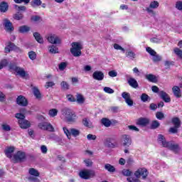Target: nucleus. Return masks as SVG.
I'll use <instances>...</instances> for the list:
<instances>
[{"instance_id": "aec40b11", "label": "nucleus", "mask_w": 182, "mask_h": 182, "mask_svg": "<svg viewBox=\"0 0 182 182\" xmlns=\"http://www.w3.org/2000/svg\"><path fill=\"white\" fill-rule=\"evenodd\" d=\"M48 52L51 55H56V53H59V48L55 45H50L48 47Z\"/></svg>"}, {"instance_id": "5701e85b", "label": "nucleus", "mask_w": 182, "mask_h": 182, "mask_svg": "<svg viewBox=\"0 0 182 182\" xmlns=\"http://www.w3.org/2000/svg\"><path fill=\"white\" fill-rule=\"evenodd\" d=\"M15 151V147L14 146H9L7 147L5 150V154L6 157L9 159H12V153Z\"/></svg>"}, {"instance_id": "a19ab883", "label": "nucleus", "mask_w": 182, "mask_h": 182, "mask_svg": "<svg viewBox=\"0 0 182 182\" xmlns=\"http://www.w3.org/2000/svg\"><path fill=\"white\" fill-rule=\"evenodd\" d=\"M14 18L16 19V21H21V19H23V14L17 12L14 15Z\"/></svg>"}, {"instance_id": "4468645a", "label": "nucleus", "mask_w": 182, "mask_h": 182, "mask_svg": "<svg viewBox=\"0 0 182 182\" xmlns=\"http://www.w3.org/2000/svg\"><path fill=\"white\" fill-rule=\"evenodd\" d=\"M159 95L165 103H170L171 102V98H170V96L166 92L160 91Z\"/></svg>"}, {"instance_id": "2eb2a0df", "label": "nucleus", "mask_w": 182, "mask_h": 182, "mask_svg": "<svg viewBox=\"0 0 182 182\" xmlns=\"http://www.w3.org/2000/svg\"><path fill=\"white\" fill-rule=\"evenodd\" d=\"M16 103L17 105H19V106H28V100L22 95H20L16 99Z\"/></svg>"}, {"instance_id": "6e6552de", "label": "nucleus", "mask_w": 182, "mask_h": 182, "mask_svg": "<svg viewBox=\"0 0 182 182\" xmlns=\"http://www.w3.org/2000/svg\"><path fill=\"white\" fill-rule=\"evenodd\" d=\"M47 40L50 43H52V45H60L62 42L60 38L55 34H49L47 36Z\"/></svg>"}, {"instance_id": "c756f323", "label": "nucleus", "mask_w": 182, "mask_h": 182, "mask_svg": "<svg viewBox=\"0 0 182 182\" xmlns=\"http://www.w3.org/2000/svg\"><path fill=\"white\" fill-rule=\"evenodd\" d=\"M70 136H73V137H77L80 134V130L75 128L70 129Z\"/></svg>"}, {"instance_id": "864d4df0", "label": "nucleus", "mask_w": 182, "mask_h": 182, "mask_svg": "<svg viewBox=\"0 0 182 182\" xmlns=\"http://www.w3.org/2000/svg\"><path fill=\"white\" fill-rule=\"evenodd\" d=\"M84 163L85 164L86 167H92V166H93L92 159H85Z\"/></svg>"}, {"instance_id": "c03bdc74", "label": "nucleus", "mask_w": 182, "mask_h": 182, "mask_svg": "<svg viewBox=\"0 0 182 182\" xmlns=\"http://www.w3.org/2000/svg\"><path fill=\"white\" fill-rule=\"evenodd\" d=\"M173 52L177 56H178V58H181V59H182V50H180V48H175L173 49Z\"/></svg>"}, {"instance_id": "dca6fc26", "label": "nucleus", "mask_w": 182, "mask_h": 182, "mask_svg": "<svg viewBox=\"0 0 182 182\" xmlns=\"http://www.w3.org/2000/svg\"><path fill=\"white\" fill-rule=\"evenodd\" d=\"M3 25L5 27V29L6 31H7V32H12V31H14V26H12V23H11V21L9 19L5 18L4 20Z\"/></svg>"}, {"instance_id": "f257e3e1", "label": "nucleus", "mask_w": 182, "mask_h": 182, "mask_svg": "<svg viewBox=\"0 0 182 182\" xmlns=\"http://www.w3.org/2000/svg\"><path fill=\"white\" fill-rule=\"evenodd\" d=\"M62 114L65 117L68 123H76L77 120V116L72 109L69 108H63L62 109Z\"/></svg>"}, {"instance_id": "ea45409f", "label": "nucleus", "mask_w": 182, "mask_h": 182, "mask_svg": "<svg viewBox=\"0 0 182 182\" xmlns=\"http://www.w3.org/2000/svg\"><path fill=\"white\" fill-rule=\"evenodd\" d=\"M122 174H123V176H124L125 177H130V176L133 174V172H132V171L129 169H123L122 171Z\"/></svg>"}, {"instance_id": "412c9836", "label": "nucleus", "mask_w": 182, "mask_h": 182, "mask_svg": "<svg viewBox=\"0 0 182 182\" xmlns=\"http://www.w3.org/2000/svg\"><path fill=\"white\" fill-rule=\"evenodd\" d=\"M18 49V47L15 46V44L9 42L7 45V46L5 47V53H9L11 50H16Z\"/></svg>"}, {"instance_id": "c9c22d12", "label": "nucleus", "mask_w": 182, "mask_h": 182, "mask_svg": "<svg viewBox=\"0 0 182 182\" xmlns=\"http://www.w3.org/2000/svg\"><path fill=\"white\" fill-rule=\"evenodd\" d=\"M29 31H31V28L28 26H22L19 27V32H21V33H25L29 32Z\"/></svg>"}, {"instance_id": "6e6d98bb", "label": "nucleus", "mask_w": 182, "mask_h": 182, "mask_svg": "<svg viewBox=\"0 0 182 182\" xmlns=\"http://www.w3.org/2000/svg\"><path fill=\"white\" fill-rule=\"evenodd\" d=\"M104 92H105V93H109V95L114 93V90L109 87H105Z\"/></svg>"}, {"instance_id": "a211bd4d", "label": "nucleus", "mask_w": 182, "mask_h": 182, "mask_svg": "<svg viewBox=\"0 0 182 182\" xmlns=\"http://www.w3.org/2000/svg\"><path fill=\"white\" fill-rule=\"evenodd\" d=\"M25 157H26V155L24 152H22L21 151H18L14 156V159L16 161H22V160H24Z\"/></svg>"}, {"instance_id": "680f3d73", "label": "nucleus", "mask_w": 182, "mask_h": 182, "mask_svg": "<svg viewBox=\"0 0 182 182\" xmlns=\"http://www.w3.org/2000/svg\"><path fill=\"white\" fill-rule=\"evenodd\" d=\"M63 132L67 136L68 139H70V129H68L66 127H63Z\"/></svg>"}, {"instance_id": "09e8293b", "label": "nucleus", "mask_w": 182, "mask_h": 182, "mask_svg": "<svg viewBox=\"0 0 182 182\" xmlns=\"http://www.w3.org/2000/svg\"><path fill=\"white\" fill-rule=\"evenodd\" d=\"M28 58L31 60H35V59H36V53H35V51L28 52Z\"/></svg>"}, {"instance_id": "9b49d317", "label": "nucleus", "mask_w": 182, "mask_h": 182, "mask_svg": "<svg viewBox=\"0 0 182 182\" xmlns=\"http://www.w3.org/2000/svg\"><path fill=\"white\" fill-rule=\"evenodd\" d=\"M122 97L125 100V103H127V106L132 107L134 105L133 100H132V97L130 96V93L127 92H124L122 93Z\"/></svg>"}, {"instance_id": "de8ad7c7", "label": "nucleus", "mask_w": 182, "mask_h": 182, "mask_svg": "<svg viewBox=\"0 0 182 182\" xmlns=\"http://www.w3.org/2000/svg\"><path fill=\"white\" fill-rule=\"evenodd\" d=\"M60 86L63 90H69V84L67 82L63 81Z\"/></svg>"}, {"instance_id": "4d7b16f0", "label": "nucleus", "mask_w": 182, "mask_h": 182, "mask_svg": "<svg viewBox=\"0 0 182 182\" xmlns=\"http://www.w3.org/2000/svg\"><path fill=\"white\" fill-rule=\"evenodd\" d=\"M66 66H68V64L65 62H62L59 64L58 68L60 70H65V69H66Z\"/></svg>"}, {"instance_id": "20e7f679", "label": "nucleus", "mask_w": 182, "mask_h": 182, "mask_svg": "<svg viewBox=\"0 0 182 182\" xmlns=\"http://www.w3.org/2000/svg\"><path fill=\"white\" fill-rule=\"evenodd\" d=\"M79 176L81 178H83L84 180H89V178H92L96 176L95 171L89 170V169H85L79 173Z\"/></svg>"}, {"instance_id": "774afa93", "label": "nucleus", "mask_w": 182, "mask_h": 182, "mask_svg": "<svg viewBox=\"0 0 182 182\" xmlns=\"http://www.w3.org/2000/svg\"><path fill=\"white\" fill-rule=\"evenodd\" d=\"M41 151L43 154H46V153H48V147H46L45 145H42L41 146Z\"/></svg>"}, {"instance_id": "e433bc0d", "label": "nucleus", "mask_w": 182, "mask_h": 182, "mask_svg": "<svg viewBox=\"0 0 182 182\" xmlns=\"http://www.w3.org/2000/svg\"><path fill=\"white\" fill-rule=\"evenodd\" d=\"M159 127H160V122L157 120L152 121L151 124V129H159Z\"/></svg>"}, {"instance_id": "f8f14e48", "label": "nucleus", "mask_w": 182, "mask_h": 182, "mask_svg": "<svg viewBox=\"0 0 182 182\" xmlns=\"http://www.w3.org/2000/svg\"><path fill=\"white\" fill-rule=\"evenodd\" d=\"M149 123H150V119L144 117H141L136 122V124H137V126H141V127H146Z\"/></svg>"}, {"instance_id": "69168bd1", "label": "nucleus", "mask_w": 182, "mask_h": 182, "mask_svg": "<svg viewBox=\"0 0 182 182\" xmlns=\"http://www.w3.org/2000/svg\"><path fill=\"white\" fill-rule=\"evenodd\" d=\"M128 129L129 130H132V132H139V128H137L136 126L134 125H129L128 126Z\"/></svg>"}, {"instance_id": "0e129e2a", "label": "nucleus", "mask_w": 182, "mask_h": 182, "mask_svg": "<svg viewBox=\"0 0 182 182\" xmlns=\"http://www.w3.org/2000/svg\"><path fill=\"white\" fill-rule=\"evenodd\" d=\"M108 75L110 77H116L117 76V72L116 70H111L108 73Z\"/></svg>"}, {"instance_id": "e2e57ef3", "label": "nucleus", "mask_w": 182, "mask_h": 182, "mask_svg": "<svg viewBox=\"0 0 182 182\" xmlns=\"http://www.w3.org/2000/svg\"><path fill=\"white\" fill-rule=\"evenodd\" d=\"M176 8L178 11H182V1H178L176 2Z\"/></svg>"}, {"instance_id": "a18cd8bd", "label": "nucleus", "mask_w": 182, "mask_h": 182, "mask_svg": "<svg viewBox=\"0 0 182 182\" xmlns=\"http://www.w3.org/2000/svg\"><path fill=\"white\" fill-rule=\"evenodd\" d=\"M42 5V1L41 0H33L31 2V6L35 8V6H41Z\"/></svg>"}, {"instance_id": "603ef678", "label": "nucleus", "mask_w": 182, "mask_h": 182, "mask_svg": "<svg viewBox=\"0 0 182 182\" xmlns=\"http://www.w3.org/2000/svg\"><path fill=\"white\" fill-rule=\"evenodd\" d=\"M139 178L137 177H129L127 178V181L128 182H141Z\"/></svg>"}, {"instance_id": "8fccbe9b", "label": "nucleus", "mask_w": 182, "mask_h": 182, "mask_svg": "<svg viewBox=\"0 0 182 182\" xmlns=\"http://www.w3.org/2000/svg\"><path fill=\"white\" fill-rule=\"evenodd\" d=\"M146 50L148 53H149V55H151V56H154V55H156L157 53V52H156V50H153L150 47H147L146 48Z\"/></svg>"}, {"instance_id": "393cba45", "label": "nucleus", "mask_w": 182, "mask_h": 182, "mask_svg": "<svg viewBox=\"0 0 182 182\" xmlns=\"http://www.w3.org/2000/svg\"><path fill=\"white\" fill-rule=\"evenodd\" d=\"M145 79L149 80V82H151L152 83H156V82H157V77L153 74H148L145 75Z\"/></svg>"}, {"instance_id": "473e14b6", "label": "nucleus", "mask_w": 182, "mask_h": 182, "mask_svg": "<svg viewBox=\"0 0 182 182\" xmlns=\"http://www.w3.org/2000/svg\"><path fill=\"white\" fill-rule=\"evenodd\" d=\"M77 97V103H79V105H83V103H85V97H83V95H80V94H77L76 95Z\"/></svg>"}, {"instance_id": "c85d7f7f", "label": "nucleus", "mask_w": 182, "mask_h": 182, "mask_svg": "<svg viewBox=\"0 0 182 182\" xmlns=\"http://www.w3.org/2000/svg\"><path fill=\"white\" fill-rule=\"evenodd\" d=\"M105 168L107 171H109V173H114V171H116V168L110 164H106L105 165Z\"/></svg>"}, {"instance_id": "72a5a7b5", "label": "nucleus", "mask_w": 182, "mask_h": 182, "mask_svg": "<svg viewBox=\"0 0 182 182\" xmlns=\"http://www.w3.org/2000/svg\"><path fill=\"white\" fill-rule=\"evenodd\" d=\"M152 60L154 63H157V62H161L163 60V57L156 53V55H153Z\"/></svg>"}, {"instance_id": "2f4dec72", "label": "nucleus", "mask_w": 182, "mask_h": 182, "mask_svg": "<svg viewBox=\"0 0 182 182\" xmlns=\"http://www.w3.org/2000/svg\"><path fill=\"white\" fill-rule=\"evenodd\" d=\"M101 122L105 127H110L112 125V122L107 118H102Z\"/></svg>"}, {"instance_id": "f704fd0d", "label": "nucleus", "mask_w": 182, "mask_h": 182, "mask_svg": "<svg viewBox=\"0 0 182 182\" xmlns=\"http://www.w3.org/2000/svg\"><path fill=\"white\" fill-rule=\"evenodd\" d=\"M59 111L57 109H51L48 111V115L50 117H55V116H58V113Z\"/></svg>"}, {"instance_id": "4c0bfd02", "label": "nucleus", "mask_w": 182, "mask_h": 182, "mask_svg": "<svg viewBox=\"0 0 182 182\" xmlns=\"http://www.w3.org/2000/svg\"><path fill=\"white\" fill-rule=\"evenodd\" d=\"M82 124H84L85 127H89V128L92 127V122H90V120L86 118H84L82 119Z\"/></svg>"}, {"instance_id": "58836bf2", "label": "nucleus", "mask_w": 182, "mask_h": 182, "mask_svg": "<svg viewBox=\"0 0 182 182\" xmlns=\"http://www.w3.org/2000/svg\"><path fill=\"white\" fill-rule=\"evenodd\" d=\"M127 58H129L132 60L136 58V53H134L133 51H128L126 53Z\"/></svg>"}, {"instance_id": "ddd939ff", "label": "nucleus", "mask_w": 182, "mask_h": 182, "mask_svg": "<svg viewBox=\"0 0 182 182\" xmlns=\"http://www.w3.org/2000/svg\"><path fill=\"white\" fill-rule=\"evenodd\" d=\"M92 77L95 80L102 81L105 79V73L102 71L96 70L92 73Z\"/></svg>"}, {"instance_id": "423d86ee", "label": "nucleus", "mask_w": 182, "mask_h": 182, "mask_svg": "<svg viewBox=\"0 0 182 182\" xmlns=\"http://www.w3.org/2000/svg\"><path fill=\"white\" fill-rule=\"evenodd\" d=\"M134 174L137 178H140V177H141L142 180H146V178H147V176H149V171L146 168H139Z\"/></svg>"}, {"instance_id": "f03ea898", "label": "nucleus", "mask_w": 182, "mask_h": 182, "mask_svg": "<svg viewBox=\"0 0 182 182\" xmlns=\"http://www.w3.org/2000/svg\"><path fill=\"white\" fill-rule=\"evenodd\" d=\"M72 48L70 49V52L75 58H79L82 56V49H83L82 42H73L71 43Z\"/></svg>"}, {"instance_id": "a878e982", "label": "nucleus", "mask_w": 182, "mask_h": 182, "mask_svg": "<svg viewBox=\"0 0 182 182\" xmlns=\"http://www.w3.org/2000/svg\"><path fill=\"white\" fill-rule=\"evenodd\" d=\"M33 93L35 97L38 99V100L42 99V94H41V91H39V89H38V87H34L33 88Z\"/></svg>"}, {"instance_id": "338daca9", "label": "nucleus", "mask_w": 182, "mask_h": 182, "mask_svg": "<svg viewBox=\"0 0 182 182\" xmlns=\"http://www.w3.org/2000/svg\"><path fill=\"white\" fill-rule=\"evenodd\" d=\"M87 140H96V139H97V136H96V135L90 134L87 135Z\"/></svg>"}, {"instance_id": "5fc2aeb1", "label": "nucleus", "mask_w": 182, "mask_h": 182, "mask_svg": "<svg viewBox=\"0 0 182 182\" xmlns=\"http://www.w3.org/2000/svg\"><path fill=\"white\" fill-rule=\"evenodd\" d=\"M31 21H33V22H41V21H42V18L39 16H32Z\"/></svg>"}, {"instance_id": "cd10ccee", "label": "nucleus", "mask_w": 182, "mask_h": 182, "mask_svg": "<svg viewBox=\"0 0 182 182\" xmlns=\"http://www.w3.org/2000/svg\"><path fill=\"white\" fill-rule=\"evenodd\" d=\"M171 122L175 127L180 128V126H181V121H180L179 117H176L172 118Z\"/></svg>"}, {"instance_id": "4be33fe9", "label": "nucleus", "mask_w": 182, "mask_h": 182, "mask_svg": "<svg viewBox=\"0 0 182 182\" xmlns=\"http://www.w3.org/2000/svg\"><path fill=\"white\" fill-rule=\"evenodd\" d=\"M128 84L131 87H133L134 89H137L139 87V83L137 82V80L133 77H130L128 80Z\"/></svg>"}, {"instance_id": "f3484780", "label": "nucleus", "mask_w": 182, "mask_h": 182, "mask_svg": "<svg viewBox=\"0 0 182 182\" xmlns=\"http://www.w3.org/2000/svg\"><path fill=\"white\" fill-rule=\"evenodd\" d=\"M18 124L21 129H29L31 127V122L25 119L18 120Z\"/></svg>"}, {"instance_id": "49530a36", "label": "nucleus", "mask_w": 182, "mask_h": 182, "mask_svg": "<svg viewBox=\"0 0 182 182\" xmlns=\"http://www.w3.org/2000/svg\"><path fill=\"white\" fill-rule=\"evenodd\" d=\"M159 1H154L151 2L149 7L151 8L152 9H156L159 8Z\"/></svg>"}, {"instance_id": "7c9ffc66", "label": "nucleus", "mask_w": 182, "mask_h": 182, "mask_svg": "<svg viewBox=\"0 0 182 182\" xmlns=\"http://www.w3.org/2000/svg\"><path fill=\"white\" fill-rule=\"evenodd\" d=\"M33 36L38 43H43V38L41 36V33L36 32L33 33Z\"/></svg>"}, {"instance_id": "39448f33", "label": "nucleus", "mask_w": 182, "mask_h": 182, "mask_svg": "<svg viewBox=\"0 0 182 182\" xmlns=\"http://www.w3.org/2000/svg\"><path fill=\"white\" fill-rule=\"evenodd\" d=\"M9 68L10 70H14L17 73V75H18V76H21V77H25V76H26V72H25V70L21 67H18L15 63H11Z\"/></svg>"}, {"instance_id": "13d9d810", "label": "nucleus", "mask_w": 182, "mask_h": 182, "mask_svg": "<svg viewBox=\"0 0 182 182\" xmlns=\"http://www.w3.org/2000/svg\"><path fill=\"white\" fill-rule=\"evenodd\" d=\"M15 117L16 119H18V120H24L25 119V115L22 113L16 114Z\"/></svg>"}, {"instance_id": "3c124183", "label": "nucleus", "mask_w": 182, "mask_h": 182, "mask_svg": "<svg viewBox=\"0 0 182 182\" xmlns=\"http://www.w3.org/2000/svg\"><path fill=\"white\" fill-rule=\"evenodd\" d=\"M149 99H150V97L149 95H147V94H146V93H143L141 95V100L142 102H144V103H146V102H147V100H149Z\"/></svg>"}, {"instance_id": "052dcab7", "label": "nucleus", "mask_w": 182, "mask_h": 182, "mask_svg": "<svg viewBox=\"0 0 182 182\" xmlns=\"http://www.w3.org/2000/svg\"><path fill=\"white\" fill-rule=\"evenodd\" d=\"M151 42H152V43H160V42H161V38L154 37L151 38Z\"/></svg>"}, {"instance_id": "bf43d9fd", "label": "nucleus", "mask_w": 182, "mask_h": 182, "mask_svg": "<svg viewBox=\"0 0 182 182\" xmlns=\"http://www.w3.org/2000/svg\"><path fill=\"white\" fill-rule=\"evenodd\" d=\"M114 48L116 49V50H122L123 51V53H124L125 50L124 48H123L122 47L120 46V45L117 44V43H114Z\"/></svg>"}, {"instance_id": "bb28decb", "label": "nucleus", "mask_w": 182, "mask_h": 182, "mask_svg": "<svg viewBox=\"0 0 182 182\" xmlns=\"http://www.w3.org/2000/svg\"><path fill=\"white\" fill-rule=\"evenodd\" d=\"M9 8L8 3L3 1L0 4V11L1 12H6Z\"/></svg>"}, {"instance_id": "9d476101", "label": "nucleus", "mask_w": 182, "mask_h": 182, "mask_svg": "<svg viewBox=\"0 0 182 182\" xmlns=\"http://www.w3.org/2000/svg\"><path fill=\"white\" fill-rule=\"evenodd\" d=\"M121 141L122 146L124 147H129L132 145V137L130 135L123 134L121 136Z\"/></svg>"}, {"instance_id": "0eeeda50", "label": "nucleus", "mask_w": 182, "mask_h": 182, "mask_svg": "<svg viewBox=\"0 0 182 182\" xmlns=\"http://www.w3.org/2000/svg\"><path fill=\"white\" fill-rule=\"evenodd\" d=\"M38 127L41 129V130H46V132H55V128L52 126V124L50 122H40L38 124Z\"/></svg>"}, {"instance_id": "1a4fd4ad", "label": "nucleus", "mask_w": 182, "mask_h": 182, "mask_svg": "<svg viewBox=\"0 0 182 182\" xmlns=\"http://www.w3.org/2000/svg\"><path fill=\"white\" fill-rule=\"evenodd\" d=\"M166 149L171 150L175 154H178L180 153L181 148L177 144H174L173 142H168V145H166Z\"/></svg>"}, {"instance_id": "37998d69", "label": "nucleus", "mask_w": 182, "mask_h": 182, "mask_svg": "<svg viewBox=\"0 0 182 182\" xmlns=\"http://www.w3.org/2000/svg\"><path fill=\"white\" fill-rule=\"evenodd\" d=\"M14 8L18 12H21V11H23V12H25V11H26V6H18V5L15 4Z\"/></svg>"}, {"instance_id": "b1692460", "label": "nucleus", "mask_w": 182, "mask_h": 182, "mask_svg": "<svg viewBox=\"0 0 182 182\" xmlns=\"http://www.w3.org/2000/svg\"><path fill=\"white\" fill-rule=\"evenodd\" d=\"M172 90L176 97H181V90H180V87H178V86H174L172 88Z\"/></svg>"}, {"instance_id": "6ab92c4d", "label": "nucleus", "mask_w": 182, "mask_h": 182, "mask_svg": "<svg viewBox=\"0 0 182 182\" xmlns=\"http://www.w3.org/2000/svg\"><path fill=\"white\" fill-rule=\"evenodd\" d=\"M158 143L161 144L163 147H166V146L168 144V142L166 141V137H164L163 134L158 135Z\"/></svg>"}, {"instance_id": "79ce46f5", "label": "nucleus", "mask_w": 182, "mask_h": 182, "mask_svg": "<svg viewBox=\"0 0 182 182\" xmlns=\"http://www.w3.org/2000/svg\"><path fill=\"white\" fill-rule=\"evenodd\" d=\"M156 119H158V120H163L166 118V117L164 116V113H163L162 112H157L156 114Z\"/></svg>"}, {"instance_id": "7ed1b4c3", "label": "nucleus", "mask_w": 182, "mask_h": 182, "mask_svg": "<svg viewBox=\"0 0 182 182\" xmlns=\"http://www.w3.org/2000/svg\"><path fill=\"white\" fill-rule=\"evenodd\" d=\"M28 173L30 174V176L27 178L28 181L41 182V180L38 178V177L41 176V173H39V171L35 169L34 168H31L28 169Z\"/></svg>"}]
</instances>
